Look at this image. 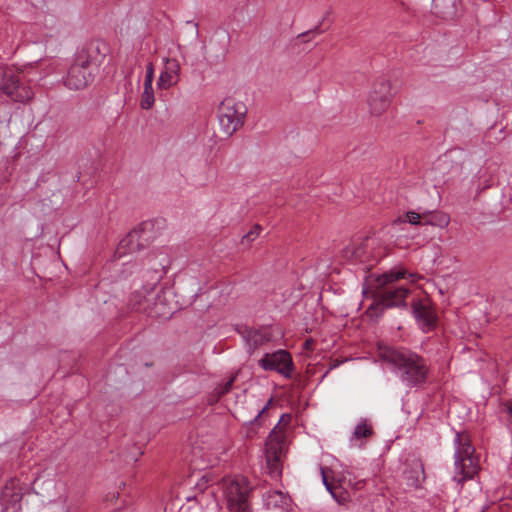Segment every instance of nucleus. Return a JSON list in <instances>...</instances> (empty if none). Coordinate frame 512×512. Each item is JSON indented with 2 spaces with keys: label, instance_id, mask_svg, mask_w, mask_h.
<instances>
[{
  "label": "nucleus",
  "instance_id": "nucleus-27",
  "mask_svg": "<svg viewBox=\"0 0 512 512\" xmlns=\"http://www.w3.org/2000/svg\"><path fill=\"white\" fill-rule=\"evenodd\" d=\"M54 71H55V66H54L52 63H50V64L46 67V72H45V73H43V74L41 75L40 79H42V78H44V77L48 76L49 74L53 73Z\"/></svg>",
  "mask_w": 512,
  "mask_h": 512
},
{
  "label": "nucleus",
  "instance_id": "nucleus-7",
  "mask_svg": "<svg viewBox=\"0 0 512 512\" xmlns=\"http://www.w3.org/2000/svg\"><path fill=\"white\" fill-rule=\"evenodd\" d=\"M247 108L242 101L227 97L221 101L217 109V118L221 131L232 136L244 124Z\"/></svg>",
  "mask_w": 512,
  "mask_h": 512
},
{
  "label": "nucleus",
  "instance_id": "nucleus-17",
  "mask_svg": "<svg viewBox=\"0 0 512 512\" xmlns=\"http://www.w3.org/2000/svg\"><path fill=\"white\" fill-rule=\"evenodd\" d=\"M264 505L268 509H284L290 504V497L280 490H271L263 495Z\"/></svg>",
  "mask_w": 512,
  "mask_h": 512
},
{
  "label": "nucleus",
  "instance_id": "nucleus-29",
  "mask_svg": "<svg viewBox=\"0 0 512 512\" xmlns=\"http://www.w3.org/2000/svg\"><path fill=\"white\" fill-rule=\"evenodd\" d=\"M323 483L324 485L326 486L327 490L330 491L332 493V490H331V485L327 482V479L325 477V475L323 474Z\"/></svg>",
  "mask_w": 512,
  "mask_h": 512
},
{
  "label": "nucleus",
  "instance_id": "nucleus-5",
  "mask_svg": "<svg viewBox=\"0 0 512 512\" xmlns=\"http://www.w3.org/2000/svg\"><path fill=\"white\" fill-rule=\"evenodd\" d=\"M221 485L222 497L229 512H251L248 501L251 488L245 477H227Z\"/></svg>",
  "mask_w": 512,
  "mask_h": 512
},
{
  "label": "nucleus",
  "instance_id": "nucleus-12",
  "mask_svg": "<svg viewBox=\"0 0 512 512\" xmlns=\"http://www.w3.org/2000/svg\"><path fill=\"white\" fill-rule=\"evenodd\" d=\"M180 63L175 58H164V67L160 72L157 87L160 90H168L180 80Z\"/></svg>",
  "mask_w": 512,
  "mask_h": 512
},
{
  "label": "nucleus",
  "instance_id": "nucleus-22",
  "mask_svg": "<svg viewBox=\"0 0 512 512\" xmlns=\"http://www.w3.org/2000/svg\"><path fill=\"white\" fill-rule=\"evenodd\" d=\"M248 339L250 347L253 349H256L259 345H262L264 342L269 340L268 337L258 331H250L248 334Z\"/></svg>",
  "mask_w": 512,
  "mask_h": 512
},
{
  "label": "nucleus",
  "instance_id": "nucleus-16",
  "mask_svg": "<svg viewBox=\"0 0 512 512\" xmlns=\"http://www.w3.org/2000/svg\"><path fill=\"white\" fill-rule=\"evenodd\" d=\"M373 435V426L365 418L360 419L350 436V445L352 447L362 448L365 445V440Z\"/></svg>",
  "mask_w": 512,
  "mask_h": 512
},
{
  "label": "nucleus",
  "instance_id": "nucleus-24",
  "mask_svg": "<svg viewBox=\"0 0 512 512\" xmlns=\"http://www.w3.org/2000/svg\"><path fill=\"white\" fill-rule=\"evenodd\" d=\"M154 72H155L154 65H153L152 62H149L146 65L144 83H153V81H154Z\"/></svg>",
  "mask_w": 512,
  "mask_h": 512
},
{
  "label": "nucleus",
  "instance_id": "nucleus-2",
  "mask_svg": "<svg viewBox=\"0 0 512 512\" xmlns=\"http://www.w3.org/2000/svg\"><path fill=\"white\" fill-rule=\"evenodd\" d=\"M420 276L406 271L403 267H394L388 272L379 275L376 278L377 286L382 288L380 301L372 304L367 312L374 316L375 311H383L384 308L401 306L405 303L408 295V289L404 284H397L401 280L409 283H415Z\"/></svg>",
  "mask_w": 512,
  "mask_h": 512
},
{
  "label": "nucleus",
  "instance_id": "nucleus-11",
  "mask_svg": "<svg viewBox=\"0 0 512 512\" xmlns=\"http://www.w3.org/2000/svg\"><path fill=\"white\" fill-rule=\"evenodd\" d=\"M259 366L266 371H277L286 378H290L293 372L291 355L285 350H277L273 353H266L258 362Z\"/></svg>",
  "mask_w": 512,
  "mask_h": 512
},
{
  "label": "nucleus",
  "instance_id": "nucleus-19",
  "mask_svg": "<svg viewBox=\"0 0 512 512\" xmlns=\"http://www.w3.org/2000/svg\"><path fill=\"white\" fill-rule=\"evenodd\" d=\"M449 216L443 212L423 214V224L446 227L449 224Z\"/></svg>",
  "mask_w": 512,
  "mask_h": 512
},
{
  "label": "nucleus",
  "instance_id": "nucleus-10",
  "mask_svg": "<svg viewBox=\"0 0 512 512\" xmlns=\"http://www.w3.org/2000/svg\"><path fill=\"white\" fill-rule=\"evenodd\" d=\"M392 100L391 83L389 80L378 79L372 86L368 95L370 113L379 116L390 106Z\"/></svg>",
  "mask_w": 512,
  "mask_h": 512
},
{
  "label": "nucleus",
  "instance_id": "nucleus-8",
  "mask_svg": "<svg viewBox=\"0 0 512 512\" xmlns=\"http://www.w3.org/2000/svg\"><path fill=\"white\" fill-rule=\"evenodd\" d=\"M22 74L9 67H0V91L14 102L27 103L33 99L34 92L21 82Z\"/></svg>",
  "mask_w": 512,
  "mask_h": 512
},
{
  "label": "nucleus",
  "instance_id": "nucleus-26",
  "mask_svg": "<svg viewBox=\"0 0 512 512\" xmlns=\"http://www.w3.org/2000/svg\"><path fill=\"white\" fill-rule=\"evenodd\" d=\"M272 401H273V398L270 397L268 399V401L266 402V404L258 410L257 415L254 418V421H257L258 418L269 408V406L271 405Z\"/></svg>",
  "mask_w": 512,
  "mask_h": 512
},
{
  "label": "nucleus",
  "instance_id": "nucleus-13",
  "mask_svg": "<svg viewBox=\"0 0 512 512\" xmlns=\"http://www.w3.org/2000/svg\"><path fill=\"white\" fill-rule=\"evenodd\" d=\"M414 317L424 332L431 331L436 325V314L428 302L418 301L413 304Z\"/></svg>",
  "mask_w": 512,
  "mask_h": 512
},
{
  "label": "nucleus",
  "instance_id": "nucleus-14",
  "mask_svg": "<svg viewBox=\"0 0 512 512\" xmlns=\"http://www.w3.org/2000/svg\"><path fill=\"white\" fill-rule=\"evenodd\" d=\"M22 499V487L19 480L11 479L8 481L1 494V501L3 506L7 509L10 506H15Z\"/></svg>",
  "mask_w": 512,
  "mask_h": 512
},
{
  "label": "nucleus",
  "instance_id": "nucleus-23",
  "mask_svg": "<svg viewBox=\"0 0 512 512\" xmlns=\"http://www.w3.org/2000/svg\"><path fill=\"white\" fill-rule=\"evenodd\" d=\"M262 227L260 225H254L252 229L243 236L242 242L250 243L254 241L261 233Z\"/></svg>",
  "mask_w": 512,
  "mask_h": 512
},
{
  "label": "nucleus",
  "instance_id": "nucleus-6",
  "mask_svg": "<svg viewBox=\"0 0 512 512\" xmlns=\"http://www.w3.org/2000/svg\"><path fill=\"white\" fill-rule=\"evenodd\" d=\"M285 415H282L277 426L271 431L266 441V463L270 476L279 478L282 473V458L287 448L286 434L282 429L281 422Z\"/></svg>",
  "mask_w": 512,
  "mask_h": 512
},
{
  "label": "nucleus",
  "instance_id": "nucleus-21",
  "mask_svg": "<svg viewBox=\"0 0 512 512\" xmlns=\"http://www.w3.org/2000/svg\"><path fill=\"white\" fill-rule=\"evenodd\" d=\"M343 253L344 257L351 261L363 262L365 260L364 250L361 246L349 245L344 249Z\"/></svg>",
  "mask_w": 512,
  "mask_h": 512
},
{
  "label": "nucleus",
  "instance_id": "nucleus-18",
  "mask_svg": "<svg viewBox=\"0 0 512 512\" xmlns=\"http://www.w3.org/2000/svg\"><path fill=\"white\" fill-rule=\"evenodd\" d=\"M155 103V95L153 83L143 82V91L140 96V107L144 110H149Z\"/></svg>",
  "mask_w": 512,
  "mask_h": 512
},
{
  "label": "nucleus",
  "instance_id": "nucleus-3",
  "mask_svg": "<svg viewBox=\"0 0 512 512\" xmlns=\"http://www.w3.org/2000/svg\"><path fill=\"white\" fill-rule=\"evenodd\" d=\"M159 279V270L154 268L150 282L142 287V291L135 290L131 294L129 303L133 309L146 312L150 309V305L154 300L153 308H151L150 313L168 319L174 314L177 307L170 302L172 296L171 291H163L161 294L157 295L156 298L154 297V290Z\"/></svg>",
  "mask_w": 512,
  "mask_h": 512
},
{
  "label": "nucleus",
  "instance_id": "nucleus-1",
  "mask_svg": "<svg viewBox=\"0 0 512 512\" xmlns=\"http://www.w3.org/2000/svg\"><path fill=\"white\" fill-rule=\"evenodd\" d=\"M382 357L393 365L396 376L405 386L416 387L426 382L429 366L417 353L407 349L386 348Z\"/></svg>",
  "mask_w": 512,
  "mask_h": 512
},
{
  "label": "nucleus",
  "instance_id": "nucleus-20",
  "mask_svg": "<svg viewBox=\"0 0 512 512\" xmlns=\"http://www.w3.org/2000/svg\"><path fill=\"white\" fill-rule=\"evenodd\" d=\"M405 223H409L412 225L423 224V215H420L419 213H416L414 211H409L404 216H400L396 220H394L392 226L394 228H397V226Z\"/></svg>",
  "mask_w": 512,
  "mask_h": 512
},
{
  "label": "nucleus",
  "instance_id": "nucleus-28",
  "mask_svg": "<svg viewBox=\"0 0 512 512\" xmlns=\"http://www.w3.org/2000/svg\"><path fill=\"white\" fill-rule=\"evenodd\" d=\"M312 345H313V340H312V339H307V340L304 342V347H305V349H311V348H312Z\"/></svg>",
  "mask_w": 512,
  "mask_h": 512
},
{
  "label": "nucleus",
  "instance_id": "nucleus-25",
  "mask_svg": "<svg viewBox=\"0 0 512 512\" xmlns=\"http://www.w3.org/2000/svg\"><path fill=\"white\" fill-rule=\"evenodd\" d=\"M234 382V378H230L227 382H225L223 385L216 388L217 395L220 397L221 395L227 393L230 391L232 385Z\"/></svg>",
  "mask_w": 512,
  "mask_h": 512
},
{
  "label": "nucleus",
  "instance_id": "nucleus-9",
  "mask_svg": "<svg viewBox=\"0 0 512 512\" xmlns=\"http://www.w3.org/2000/svg\"><path fill=\"white\" fill-rule=\"evenodd\" d=\"M95 70V64L86 53L81 52L70 66L64 85L70 90L84 89L93 82Z\"/></svg>",
  "mask_w": 512,
  "mask_h": 512
},
{
  "label": "nucleus",
  "instance_id": "nucleus-4",
  "mask_svg": "<svg viewBox=\"0 0 512 512\" xmlns=\"http://www.w3.org/2000/svg\"><path fill=\"white\" fill-rule=\"evenodd\" d=\"M454 480L463 483L473 478L479 469V462L474 455V448L471 445L469 436L466 433H457L454 439Z\"/></svg>",
  "mask_w": 512,
  "mask_h": 512
},
{
  "label": "nucleus",
  "instance_id": "nucleus-15",
  "mask_svg": "<svg viewBox=\"0 0 512 512\" xmlns=\"http://www.w3.org/2000/svg\"><path fill=\"white\" fill-rule=\"evenodd\" d=\"M140 233L137 230H133L129 232L121 241L119 242L117 249L115 251V256L118 259H121L125 255L133 254L140 250L139 243Z\"/></svg>",
  "mask_w": 512,
  "mask_h": 512
}]
</instances>
